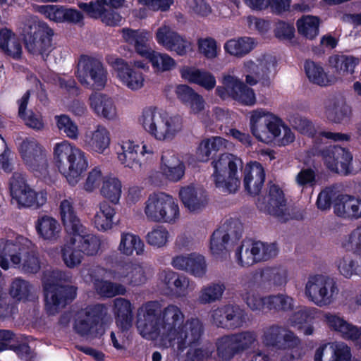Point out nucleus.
<instances>
[{
    "mask_svg": "<svg viewBox=\"0 0 361 361\" xmlns=\"http://www.w3.org/2000/svg\"><path fill=\"white\" fill-rule=\"evenodd\" d=\"M147 58L149 59L152 67L157 72L169 71L176 66V61L165 53L152 51Z\"/></svg>",
    "mask_w": 361,
    "mask_h": 361,
    "instance_id": "bf43d9fd",
    "label": "nucleus"
},
{
    "mask_svg": "<svg viewBox=\"0 0 361 361\" xmlns=\"http://www.w3.org/2000/svg\"><path fill=\"white\" fill-rule=\"evenodd\" d=\"M324 321L331 330L337 332L342 338L350 341L355 345L361 348V327L348 322L338 314L329 312L324 314Z\"/></svg>",
    "mask_w": 361,
    "mask_h": 361,
    "instance_id": "aec40b11",
    "label": "nucleus"
},
{
    "mask_svg": "<svg viewBox=\"0 0 361 361\" xmlns=\"http://www.w3.org/2000/svg\"><path fill=\"white\" fill-rule=\"evenodd\" d=\"M259 276L262 282L270 288L283 286L288 281L287 271L281 266L267 267L261 271Z\"/></svg>",
    "mask_w": 361,
    "mask_h": 361,
    "instance_id": "c03bdc74",
    "label": "nucleus"
},
{
    "mask_svg": "<svg viewBox=\"0 0 361 361\" xmlns=\"http://www.w3.org/2000/svg\"><path fill=\"white\" fill-rule=\"evenodd\" d=\"M255 39L249 37L232 39L226 42L224 49L229 54L241 58L248 54L255 47Z\"/></svg>",
    "mask_w": 361,
    "mask_h": 361,
    "instance_id": "49530a36",
    "label": "nucleus"
},
{
    "mask_svg": "<svg viewBox=\"0 0 361 361\" xmlns=\"http://www.w3.org/2000/svg\"><path fill=\"white\" fill-rule=\"evenodd\" d=\"M329 63L335 68L336 77L338 80L342 76L353 74L355 66L359 63V59L354 56L335 55L329 58Z\"/></svg>",
    "mask_w": 361,
    "mask_h": 361,
    "instance_id": "09e8293b",
    "label": "nucleus"
},
{
    "mask_svg": "<svg viewBox=\"0 0 361 361\" xmlns=\"http://www.w3.org/2000/svg\"><path fill=\"white\" fill-rule=\"evenodd\" d=\"M54 35V30L47 23L30 17L23 27L25 49L34 57L47 61L55 49L52 39Z\"/></svg>",
    "mask_w": 361,
    "mask_h": 361,
    "instance_id": "423d86ee",
    "label": "nucleus"
},
{
    "mask_svg": "<svg viewBox=\"0 0 361 361\" xmlns=\"http://www.w3.org/2000/svg\"><path fill=\"white\" fill-rule=\"evenodd\" d=\"M336 265L341 274L345 278L353 275L361 276V255L353 252L339 257Z\"/></svg>",
    "mask_w": 361,
    "mask_h": 361,
    "instance_id": "79ce46f5",
    "label": "nucleus"
},
{
    "mask_svg": "<svg viewBox=\"0 0 361 361\" xmlns=\"http://www.w3.org/2000/svg\"><path fill=\"white\" fill-rule=\"evenodd\" d=\"M30 97V92L27 90L18 100V116L24 121L25 125L35 130H42L44 128V123L42 115L38 112L26 111Z\"/></svg>",
    "mask_w": 361,
    "mask_h": 361,
    "instance_id": "7c9ffc66",
    "label": "nucleus"
},
{
    "mask_svg": "<svg viewBox=\"0 0 361 361\" xmlns=\"http://www.w3.org/2000/svg\"><path fill=\"white\" fill-rule=\"evenodd\" d=\"M140 122L150 135L159 141L173 140L183 127V121L180 116L169 115L155 107L145 109Z\"/></svg>",
    "mask_w": 361,
    "mask_h": 361,
    "instance_id": "39448f33",
    "label": "nucleus"
},
{
    "mask_svg": "<svg viewBox=\"0 0 361 361\" xmlns=\"http://www.w3.org/2000/svg\"><path fill=\"white\" fill-rule=\"evenodd\" d=\"M339 187L332 185L322 190L317 197V206L321 210H326L330 208L332 201L338 199L340 195Z\"/></svg>",
    "mask_w": 361,
    "mask_h": 361,
    "instance_id": "69168bd1",
    "label": "nucleus"
},
{
    "mask_svg": "<svg viewBox=\"0 0 361 361\" xmlns=\"http://www.w3.org/2000/svg\"><path fill=\"white\" fill-rule=\"evenodd\" d=\"M185 319L180 307L171 304L163 307L157 301H148L138 307L135 325L142 338L157 341L161 336L166 343Z\"/></svg>",
    "mask_w": 361,
    "mask_h": 361,
    "instance_id": "f257e3e1",
    "label": "nucleus"
},
{
    "mask_svg": "<svg viewBox=\"0 0 361 361\" xmlns=\"http://www.w3.org/2000/svg\"><path fill=\"white\" fill-rule=\"evenodd\" d=\"M114 311L118 326L129 329L133 319L131 302L126 298H117L114 300Z\"/></svg>",
    "mask_w": 361,
    "mask_h": 361,
    "instance_id": "58836bf2",
    "label": "nucleus"
},
{
    "mask_svg": "<svg viewBox=\"0 0 361 361\" xmlns=\"http://www.w3.org/2000/svg\"><path fill=\"white\" fill-rule=\"evenodd\" d=\"M113 278L130 286H140L147 281L144 267L140 264L128 262L114 271Z\"/></svg>",
    "mask_w": 361,
    "mask_h": 361,
    "instance_id": "5701e85b",
    "label": "nucleus"
},
{
    "mask_svg": "<svg viewBox=\"0 0 361 361\" xmlns=\"http://www.w3.org/2000/svg\"><path fill=\"white\" fill-rule=\"evenodd\" d=\"M75 236L73 238L75 245L79 247L84 255L93 256L99 251L103 241L102 239L92 233H85L84 227L79 232H72Z\"/></svg>",
    "mask_w": 361,
    "mask_h": 361,
    "instance_id": "e433bc0d",
    "label": "nucleus"
},
{
    "mask_svg": "<svg viewBox=\"0 0 361 361\" xmlns=\"http://www.w3.org/2000/svg\"><path fill=\"white\" fill-rule=\"evenodd\" d=\"M110 134L106 128L98 125L94 130H87L84 135V144L91 150L102 154L110 145Z\"/></svg>",
    "mask_w": 361,
    "mask_h": 361,
    "instance_id": "c85d7f7f",
    "label": "nucleus"
},
{
    "mask_svg": "<svg viewBox=\"0 0 361 361\" xmlns=\"http://www.w3.org/2000/svg\"><path fill=\"white\" fill-rule=\"evenodd\" d=\"M59 213L65 228L70 232L82 231V225L73 207V200L71 197L64 198L59 204Z\"/></svg>",
    "mask_w": 361,
    "mask_h": 361,
    "instance_id": "2f4dec72",
    "label": "nucleus"
},
{
    "mask_svg": "<svg viewBox=\"0 0 361 361\" xmlns=\"http://www.w3.org/2000/svg\"><path fill=\"white\" fill-rule=\"evenodd\" d=\"M24 162L34 170L46 169V155L40 144L34 138H25L19 146Z\"/></svg>",
    "mask_w": 361,
    "mask_h": 361,
    "instance_id": "412c9836",
    "label": "nucleus"
},
{
    "mask_svg": "<svg viewBox=\"0 0 361 361\" xmlns=\"http://www.w3.org/2000/svg\"><path fill=\"white\" fill-rule=\"evenodd\" d=\"M76 76L82 85L92 90H102L107 82V71L103 63L87 56L80 59Z\"/></svg>",
    "mask_w": 361,
    "mask_h": 361,
    "instance_id": "ddd939ff",
    "label": "nucleus"
},
{
    "mask_svg": "<svg viewBox=\"0 0 361 361\" xmlns=\"http://www.w3.org/2000/svg\"><path fill=\"white\" fill-rule=\"evenodd\" d=\"M259 210L286 221L290 217L289 209L286 204V200L283 190L274 183L268 184L267 195L262 198L258 199L257 203Z\"/></svg>",
    "mask_w": 361,
    "mask_h": 361,
    "instance_id": "a211bd4d",
    "label": "nucleus"
},
{
    "mask_svg": "<svg viewBox=\"0 0 361 361\" xmlns=\"http://www.w3.org/2000/svg\"><path fill=\"white\" fill-rule=\"evenodd\" d=\"M54 118L59 131L62 132L70 139L77 140L78 138V127L69 116L62 114L60 116H56Z\"/></svg>",
    "mask_w": 361,
    "mask_h": 361,
    "instance_id": "0e129e2a",
    "label": "nucleus"
},
{
    "mask_svg": "<svg viewBox=\"0 0 361 361\" xmlns=\"http://www.w3.org/2000/svg\"><path fill=\"white\" fill-rule=\"evenodd\" d=\"M161 169L163 175L171 181H178L185 173V165L174 154L166 152L161 156Z\"/></svg>",
    "mask_w": 361,
    "mask_h": 361,
    "instance_id": "c756f323",
    "label": "nucleus"
},
{
    "mask_svg": "<svg viewBox=\"0 0 361 361\" xmlns=\"http://www.w3.org/2000/svg\"><path fill=\"white\" fill-rule=\"evenodd\" d=\"M244 186L247 192L252 196L261 191L265 179V173L262 164L255 161L245 166L244 172Z\"/></svg>",
    "mask_w": 361,
    "mask_h": 361,
    "instance_id": "bb28decb",
    "label": "nucleus"
},
{
    "mask_svg": "<svg viewBox=\"0 0 361 361\" xmlns=\"http://www.w3.org/2000/svg\"><path fill=\"white\" fill-rule=\"evenodd\" d=\"M72 276L60 270H47L43 273L42 281L45 292V308L49 315H54L76 295V288L66 285Z\"/></svg>",
    "mask_w": 361,
    "mask_h": 361,
    "instance_id": "7ed1b4c3",
    "label": "nucleus"
},
{
    "mask_svg": "<svg viewBox=\"0 0 361 361\" xmlns=\"http://www.w3.org/2000/svg\"><path fill=\"white\" fill-rule=\"evenodd\" d=\"M334 212L341 218L349 220L361 218V202L357 198L340 193L334 203Z\"/></svg>",
    "mask_w": 361,
    "mask_h": 361,
    "instance_id": "a878e982",
    "label": "nucleus"
},
{
    "mask_svg": "<svg viewBox=\"0 0 361 361\" xmlns=\"http://www.w3.org/2000/svg\"><path fill=\"white\" fill-rule=\"evenodd\" d=\"M231 335L240 354L252 348L258 343L257 333L253 330H244Z\"/></svg>",
    "mask_w": 361,
    "mask_h": 361,
    "instance_id": "864d4df0",
    "label": "nucleus"
},
{
    "mask_svg": "<svg viewBox=\"0 0 361 361\" xmlns=\"http://www.w3.org/2000/svg\"><path fill=\"white\" fill-rule=\"evenodd\" d=\"M268 311L287 312L294 309V299L284 293L269 295Z\"/></svg>",
    "mask_w": 361,
    "mask_h": 361,
    "instance_id": "6e6d98bb",
    "label": "nucleus"
},
{
    "mask_svg": "<svg viewBox=\"0 0 361 361\" xmlns=\"http://www.w3.org/2000/svg\"><path fill=\"white\" fill-rule=\"evenodd\" d=\"M317 154L331 172L348 176L360 171V168L353 167V156L347 148L339 145H329L319 149Z\"/></svg>",
    "mask_w": 361,
    "mask_h": 361,
    "instance_id": "f8f14e48",
    "label": "nucleus"
},
{
    "mask_svg": "<svg viewBox=\"0 0 361 361\" xmlns=\"http://www.w3.org/2000/svg\"><path fill=\"white\" fill-rule=\"evenodd\" d=\"M339 289L336 281L327 276L316 274L310 276L305 286L306 298L318 307H326L336 300Z\"/></svg>",
    "mask_w": 361,
    "mask_h": 361,
    "instance_id": "9d476101",
    "label": "nucleus"
},
{
    "mask_svg": "<svg viewBox=\"0 0 361 361\" xmlns=\"http://www.w3.org/2000/svg\"><path fill=\"white\" fill-rule=\"evenodd\" d=\"M121 183L115 177H109L103 180L100 192L103 197L114 204H117L121 195Z\"/></svg>",
    "mask_w": 361,
    "mask_h": 361,
    "instance_id": "13d9d810",
    "label": "nucleus"
},
{
    "mask_svg": "<svg viewBox=\"0 0 361 361\" xmlns=\"http://www.w3.org/2000/svg\"><path fill=\"white\" fill-rule=\"evenodd\" d=\"M240 295L243 302L252 312L261 313L268 310L269 295L263 296L256 291L245 289Z\"/></svg>",
    "mask_w": 361,
    "mask_h": 361,
    "instance_id": "8fccbe9b",
    "label": "nucleus"
},
{
    "mask_svg": "<svg viewBox=\"0 0 361 361\" xmlns=\"http://www.w3.org/2000/svg\"><path fill=\"white\" fill-rule=\"evenodd\" d=\"M235 255L238 263L243 266H251L257 262L255 244L250 241H243L236 250Z\"/></svg>",
    "mask_w": 361,
    "mask_h": 361,
    "instance_id": "e2e57ef3",
    "label": "nucleus"
},
{
    "mask_svg": "<svg viewBox=\"0 0 361 361\" xmlns=\"http://www.w3.org/2000/svg\"><path fill=\"white\" fill-rule=\"evenodd\" d=\"M94 287L99 295L106 298H113L118 295H124L127 292L123 284L109 281L97 280L94 282Z\"/></svg>",
    "mask_w": 361,
    "mask_h": 361,
    "instance_id": "4d7b16f0",
    "label": "nucleus"
},
{
    "mask_svg": "<svg viewBox=\"0 0 361 361\" xmlns=\"http://www.w3.org/2000/svg\"><path fill=\"white\" fill-rule=\"evenodd\" d=\"M226 286L222 282H213L204 286L198 293L197 302L200 305H208L221 300Z\"/></svg>",
    "mask_w": 361,
    "mask_h": 361,
    "instance_id": "a18cd8bd",
    "label": "nucleus"
},
{
    "mask_svg": "<svg viewBox=\"0 0 361 361\" xmlns=\"http://www.w3.org/2000/svg\"><path fill=\"white\" fill-rule=\"evenodd\" d=\"M171 264L176 269L185 271L197 278L204 277L207 268L205 258L195 252L175 256Z\"/></svg>",
    "mask_w": 361,
    "mask_h": 361,
    "instance_id": "4be33fe9",
    "label": "nucleus"
},
{
    "mask_svg": "<svg viewBox=\"0 0 361 361\" xmlns=\"http://www.w3.org/2000/svg\"><path fill=\"white\" fill-rule=\"evenodd\" d=\"M170 238V233L163 226H155L149 231L145 240L148 245L157 248L165 247Z\"/></svg>",
    "mask_w": 361,
    "mask_h": 361,
    "instance_id": "052dcab7",
    "label": "nucleus"
},
{
    "mask_svg": "<svg viewBox=\"0 0 361 361\" xmlns=\"http://www.w3.org/2000/svg\"><path fill=\"white\" fill-rule=\"evenodd\" d=\"M341 246L345 250L353 252L361 251V225L341 240Z\"/></svg>",
    "mask_w": 361,
    "mask_h": 361,
    "instance_id": "774afa93",
    "label": "nucleus"
},
{
    "mask_svg": "<svg viewBox=\"0 0 361 361\" xmlns=\"http://www.w3.org/2000/svg\"><path fill=\"white\" fill-rule=\"evenodd\" d=\"M281 120L272 113L263 109L252 111L250 128L252 135L259 141L267 142L271 139L270 135L278 137L281 134Z\"/></svg>",
    "mask_w": 361,
    "mask_h": 361,
    "instance_id": "dca6fc26",
    "label": "nucleus"
},
{
    "mask_svg": "<svg viewBox=\"0 0 361 361\" xmlns=\"http://www.w3.org/2000/svg\"><path fill=\"white\" fill-rule=\"evenodd\" d=\"M227 329L235 330L243 327L247 322V314L239 305L228 304Z\"/></svg>",
    "mask_w": 361,
    "mask_h": 361,
    "instance_id": "680f3d73",
    "label": "nucleus"
},
{
    "mask_svg": "<svg viewBox=\"0 0 361 361\" xmlns=\"http://www.w3.org/2000/svg\"><path fill=\"white\" fill-rule=\"evenodd\" d=\"M109 318L106 305L97 304L89 306L78 313L74 329L80 336L92 339L103 334V325Z\"/></svg>",
    "mask_w": 361,
    "mask_h": 361,
    "instance_id": "1a4fd4ad",
    "label": "nucleus"
},
{
    "mask_svg": "<svg viewBox=\"0 0 361 361\" xmlns=\"http://www.w3.org/2000/svg\"><path fill=\"white\" fill-rule=\"evenodd\" d=\"M11 295L18 300H28L35 298L34 287L27 281L18 277L10 287Z\"/></svg>",
    "mask_w": 361,
    "mask_h": 361,
    "instance_id": "603ef678",
    "label": "nucleus"
},
{
    "mask_svg": "<svg viewBox=\"0 0 361 361\" xmlns=\"http://www.w3.org/2000/svg\"><path fill=\"white\" fill-rule=\"evenodd\" d=\"M8 185L11 202L18 208H39L47 202L46 193L35 192L22 173H13Z\"/></svg>",
    "mask_w": 361,
    "mask_h": 361,
    "instance_id": "9b49d317",
    "label": "nucleus"
},
{
    "mask_svg": "<svg viewBox=\"0 0 361 361\" xmlns=\"http://www.w3.org/2000/svg\"><path fill=\"white\" fill-rule=\"evenodd\" d=\"M276 59L269 54H261L255 60H248L243 64L245 83L253 86L260 83L264 87L271 85L270 74L276 66Z\"/></svg>",
    "mask_w": 361,
    "mask_h": 361,
    "instance_id": "2eb2a0df",
    "label": "nucleus"
},
{
    "mask_svg": "<svg viewBox=\"0 0 361 361\" xmlns=\"http://www.w3.org/2000/svg\"><path fill=\"white\" fill-rule=\"evenodd\" d=\"M166 49L174 51L180 56H184L192 51L193 45L192 42L178 32Z\"/></svg>",
    "mask_w": 361,
    "mask_h": 361,
    "instance_id": "338daca9",
    "label": "nucleus"
},
{
    "mask_svg": "<svg viewBox=\"0 0 361 361\" xmlns=\"http://www.w3.org/2000/svg\"><path fill=\"white\" fill-rule=\"evenodd\" d=\"M352 109L341 95H334L328 99L325 106V115L329 121L341 123L350 118Z\"/></svg>",
    "mask_w": 361,
    "mask_h": 361,
    "instance_id": "393cba45",
    "label": "nucleus"
},
{
    "mask_svg": "<svg viewBox=\"0 0 361 361\" xmlns=\"http://www.w3.org/2000/svg\"><path fill=\"white\" fill-rule=\"evenodd\" d=\"M115 215V209L107 202L102 201L97 206V209L92 219V224L99 231H108L114 227Z\"/></svg>",
    "mask_w": 361,
    "mask_h": 361,
    "instance_id": "473e14b6",
    "label": "nucleus"
},
{
    "mask_svg": "<svg viewBox=\"0 0 361 361\" xmlns=\"http://www.w3.org/2000/svg\"><path fill=\"white\" fill-rule=\"evenodd\" d=\"M35 228L37 233L44 240L56 241L59 237L60 225L51 216L44 215L39 218L36 222Z\"/></svg>",
    "mask_w": 361,
    "mask_h": 361,
    "instance_id": "ea45409f",
    "label": "nucleus"
},
{
    "mask_svg": "<svg viewBox=\"0 0 361 361\" xmlns=\"http://www.w3.org/2000/svg\"><path fill=\"white\" fill-rule=\"evenodd\" d=\"M90 105L94 111L100 116L107 119L116 117V109L111 98L107 95L94 92L89 97Z\"/></svg>",
    "mask_w": 361,
    "mask_h": 361,
    "instance_id": "72a5a7b5",
    "label": "nucleus"
},
{
    "mask_svg": "<svg viewBox=\"0 0 361 361\" xmlns=\"http://www.w3.org/2000/svg\"><path fill=\"white\" fill-rule=\"evenodd\" d=\"M217 94L223 99H233L247 106L256 103L254 90L237 77L231 75L223 76L222 85L216 89Z\"/></svg>",
    "mask_w": 361,
    "mask_h": 361,
    "instance_id": "f3484780",
    "label": "nucleus"
},
{
    "mask_svg": "<svg viewBox=\"0 0 361 361\" xmlns=\"http://www.w3.org/2000/svg\"><path fill=\"white\" fill-rule=\"evenodd\" d=\"M54 157L59 171L71 185L80 180L88 166L85 153L66 140L55 145Z\"/></svg>",
    "mask_w": 361,
    "mask_h": 361,
    "instance_id": "20e7f679",
    "label": "nucleus"
},
{
    "mask_svg": "<svg viewBox=\"0 0 361 361\" xmlns=\"http://www.w3.org/2000/svg\"><path fill=\"white\" fill-rule=\"evenodd\" d=\"M122 152L118 154V159L121 164L133 171L140 170L142 161L140 159V145L133 142H126L121 146Z\"/></svg>",
    "mask_w": 361,
    "mask_h": 361,
    "instance_id": "c9c22d12",
    "label": "nucleus"
},
{
    "mask_svg": "<svg viewBox=\"0 0 361 361\" xmlns=\"http://www.w3.org/2000/svg\"><path fill=\"white\" fill-rule=\"evenodd\" d=\"M7 256L25 274H34L41 269L36 246L23 236L15 240L0 239V267L5 270L9 267V263L5 258Z\"/></svg>",
    "mask_w": 361,
    "mask_h": 361,
    "instance_id": "f03ea898",
    "label": "nucleus"
},
{
    "mask_svg": "<svg viewBox=\"0 0 361 361\" xmlns=\"http://www.w3.org/2000/svg\"><path fill=\"white\" fill-rule=\"evenodd\" d=\"M0 49L13 58H20L22 47L18 37L10 30L4 28L0 30Z\"/></svg>",
    "mask_w": 361,
    "mask_h": 361,
    "instance_id": "37998d69",
    "label": "nucleus"
},
{
    "mask_svg": "<svg viewBox=\"0 0 361 361\" xmlns=\"http://www.w3.org/2000/svg\"><path fill=\"white\" fill-rule=\"evenodd\" d=\"M204 331V325L198 318H189L184 320L167 343L180 354L186 348L198 344Z\"/></svg>",
    "mask_w": 361,
    "mask_h": 361,
    "instance_id": "4468645a",
    "label": "nucleus"
},
{
    "mask_svg": "<svg viewBox=\"0 0 361 361\" xmlns=\"http://www.w3.org/2000/svg\"><path fill=\"white\" fill-rule=\"evenodd\" d=\"M61 252L64 264L71 269L79 266L84 257V254L80 248L75 245L73 238L61 247Z\"/></svg>",
    "mask_w": 361,
    "mask_h": 361,
    "instance_id": "3c124183",
    "label": "nucleus"
},
{
    "mask_svg": "<svg viewBox=\"0 0 361 361\" xmlns=\"http://www.w3.org/2000/svg\"><path fill=\"white\" fill-rule=\"evenodd\" d=\"M183 78L211 90L214 87L216 80L214 77L208 72L202 71L192 67H184L180 70Z\"/></svg>",
    "mask_w": 361,
    "mask_h": 361,
    "instance_id": "a19ab883",
    "label": "nucleus"
},
{
    "mask_svg": "<svg viewBox=\"0 0 361 361\" xmlns=\"http://www.w3.org/2000/svg\"><path fill=\"white\" fill-rule=\"evenodd\" d=\"M214 171V181L218 188L229 193L235 192L239 188L240 180L238 169H242L243 161L232 154H222L212 161Z\"/></svg>",
    "mask_w": 361,
    "mask_h": 361,
    "instance_id": "6e6552de",
    "label": "nucleus"
},
{
    "mask_svg": "<svg viewBox=\"0 0 361 361\" xmlns=\"http://www.w3.org/2000/svg\"><path fill=\"white\" fill-rule=\"evenodd\" d=\"M144 213L149 221L174 224L180 219V209L172 196L164 192L151 194L145 202Z\"/></svg>",
    "mask_w": 361,
    "mask_h": 361,
    "instance_id": "0eeeda50",
    "label": "nucleus"
},
{
    "mask_svg": "<svg viewBox=\"0 0 361 361\" xmlns=\"http://www.w3.org/2000/svg\"><path fill=\"white\" fill-rule=\"evenodd\" d=\"M179 196L184 206L190 212L203 209L209 202L207 191L192 185L183 187L180 190Z\"/></svg>",
    "mask_w": 361,
    "mask_h": 361,
    "instance_id": "b1692460",
    "label": "nucleus"
},
{
    "mask_svg": "<svg viewBox=\"0 0 361 361\" xmlns=\"http://www.w3.org/2000/svg\"><path fill=\"white\" fill-rule=\"evenodd\" d=\"M118 65L117 76L124 86L132 91L139 90L144 87L145 80L141 71L123 61H121Z\"/></svg>",
    "mask_w": 361,
    "mask_h": 361,
    "instance_id": "cd10ccee",
    "label": "nucleus"
},
{
    "mask_svg": "<svg viewBox=\"0 0 361 361\" xmlns=\"http://www.w3.org/2000/svg\"><path fill=\"white\" fill-rule=\"evenodd\" d=\"M216 345L217 355L221 361H230L235 355L240 354L231 334L218 338Z\"/></svg>",
    "mask_w": 361,
    "mask_h": 361,
    "instance_id": "5fc2aeb1",
    "label": "nucleus"
},
{
    "mask_svg": "<svg viewBox=\"0 0 361 361\" xmlns=\"http://www.w3.org/2000/svg\"><path fill=\"white\" fill-rule=\"evenodd\" d=\"M158 281L167 294L176 298L186 297L193 289L191 281L185 275L171 269H164L158 274Z\"/></svg>",
    "mask_w": 361,
    "mask_h": 361,
    "instance_id": "6ab92c4d",
    "label": "nucleus"
},
{
    "mask_svg": "<svg viewBox=\"0 0 361 361\" xmlns=\"http://www.w3.org/2000/svg\"><path fill=\"white\" fill-rule=\"evenodd\" d=\"M304 68L307 77L313 84L319 86H328L338 81L337 77L334 75H328L320 64L313 61H306Z\"/></svg>",
    "mask_w": 361,
    "mask_h": 361,
    "instance_id": "f704fd0d",
    "label": "nucleus"
},
{
    "mask_svg": "<svg viewBox=\"0 0 361 361\" xmlns=\"http://www.w3.org/2000/svg\"><path fill=\"white\" fill-rule=\"evenodd\" d=\"M319 24L318 17L304 15L296 22L298 32L302 37L312 40L319 35Z\"/></svg>",
    "mask_w": 361,
    "mask_h": 361,
    "instance_id": "de8ad7c7",
    "label": "nucleus"
},
{
    "mask_svg": "<svg viewBox=\"0 0 361 361\" xmlns=\"http://www.w3.org/2000/svg\"><path fill=\"white\" fill-rule=\"evenodd\" d=\"M118 250L121 254L130 257L135 254L142 255L145 252V244L140 237L130 232L121 234Z\"/></svg>",
    "mask_w": 361,
    "mask_h": 361,
    "instance_id": "4c0bfd02",
    "label": "nucleus"
}]
</instances>
